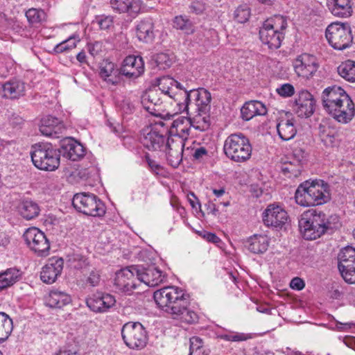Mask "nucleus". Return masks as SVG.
Instances as JSON below:
<instances>
[{"label": "nucleus", "instance_id": "1", "mask_svg": "<svg viewBox=\"0 0 355 355\" xmlns=\"http://www.w3.org/2000/svg\"><path fill=\"white\" fill-rule=\"evenodd\" d=\"M153 298L158 307L173 319L187 324L197 322L198 316L189 309V295L177 286H166L154 292Z\"/></svg>", "mask_w": 355, "mask_h": 355}, {"label": "nucleus", "instance_id": "2", "mask_svg": "<svg viewBox=\"0 0 355 355\" xmlns=\"http://www.w3.org/2000/svg\"><path fill=\"white\" fill-rule=\"evenodd\" d=\"M340 225L337 215L327 216L317 209L306 211L299 220L300 232L306 240H315L324 234H332Z\"/></svg>", "mask_w": 355, "mask_h": 355}, {"label": "nucleus", "instance_id": "3", "mask_svg": "<svg viewBox=\"0 0 355 355\" xmlns=\"http://www.w3.org/2000/svg\"><path fill=\"white\" fill-rule=\"evenodd\" d=\"M211 96L204 88L198 89L180 90L176 94V105L180 112L187 114L209 113Z\"/></svg>", "mask_w": 355, "mask_h": 355}, {"label": "nucleus", "instance_id": "4", "mask_svg": "<svg viewBox=\"0 0 355 355\" xmlns=\"http://www.w3.org/2000/svg\"><path fill=\"white\" fill-rule=\"evenodd\" d=\"M295 199L302 207L324 204L330 200L329 185L322 180L304 181L296 189Z\"/></svg>", "mask_w": 355, "mask_h": 355}, {"label": "nucleus", "instance_id": "5", "mask_svg": "<svg viewBox=\"0 0 355 355\" xmlns=\"http://www.w3.org/2000/svg\"><path fill=\"white\" fill-rule=\"evenodd\" d=\"M223 152L231 161L243 163L250 159L252 148L250 140L243 133H234L225 139Z\"/></svg>", "mask_w": 355, "mask_h": 355}, {"label": "nucleus", "instance_id": "6", "mask_svg": "<svg viewBox=\"0 0 355 355\" xmlns=\"http://www.w3.org/2000/svg\"><path fill=\"white\" fill-rule=\"evenodd\" d=\"M33 148L31 159L35 167L46 171H53L59 167L61 152L51 144H36Z\"/></svg>", "mask_w": 355, "mask_h": 355}, {"label": "nucleus", "instance_id": "7", "mask_svg": "<svg viewBox=\"0 0 355 355\" xmlns=\"http://www.w3.org/2000/svg\"><path fill=\"white\" fill-rule=\"evenodd\" d=\"M72 205L78 211L85 215L101 217L105 214L104 203L93 193L75 194L72 199Z\"/></svg>", "mask_w": 355, "mask_h": 355}, {"label": "nucleus", "instance_id": "8", "mask_svg": "<svg viewBox=\"0 0 355 355\" xmlns=\"http://www.w3.org/2000/svg\"><path fill=\"white\" fill-rule=\"evenodd\" d=\"M325 35L329 44L337 50L349 47L353 42L351 28L347 23L331 24L326 29Z\"/></svg>", "mask_w": 355, "mask_h": 355}, {"label": "nucleus", "instance_id": "9", "mask_svg": "<svg viewBox=\"0 0 355 355\" xmlns=\"http://www.w3.org/2000/svg\"><path fill=\"white\" fill-rule=\"evenodd\" d=\"M141 142L150 150H162L166 145L168 136V127L164 122L156 123L142 132Z\"/></svg>", "mask_w": 355, "mask_h": 355}, {"label": "nucleus", "instance_id": "10", "mask_svg": "<svg viewBox=\"0 0 355 355\" xmlns=\"http://www.w3.org/2000/svg\"><path fill=\"white\" fill-rule=\"evenodd\" d=\"M121 336L125 344L130 349H142L148 340L145 328L138 322L125 323L121 329Z\"/></svg>", "mask_w": 355, "mask_h": 355}, {"label": "nucleus", "instance_id": "11", "mask_svg": "<svg viewBox=\"0 0 355 355\" xmlns=\"http://www.w3.org/2000/svg\"><path fill=\"white\" fill-rule=\"evenodd\" d=\"M23 238L30 248L38 256L46 257L49 254L50 243L44 232L37 227H31L26 230Z\"/></svg>", "mask_w": 355, "mask_h": 355}, {"label": "nucleus", "instance_id": "12", "mask_svg": "<svg viewBox=\"0 0 355 355\" xmlns=\"http://www.w3.org/2000/svg\"><path fill=\"white\" fill-rule=\"evenodd\" d=\"M338 269L344 279L349 284L355 283V248L347 246L338 254Z\"/></svg>", "mask_w": 355, "mask_h": 355}, {"label": "nucleus", "instance_id": "13", "mask_svg": "<svg viewBox=\"0 0 355 355\" xmlns=\"http://www.w3.org/2000/svg\"><path fill=\"white\" fill-rule=\"evenodd\" d=\"M350 97L340 87L334 85L324 89L322 94V105L328 113L336 110L342 103H347Z\"/></svg>", "mask_w": 355, "mask_h": 355}, {"label": "nucleus", "instance_id": "14", "mask_svg": "<svg viewBox=\"0 0 355 355\" xmlns=\"http://www.w3.org/2000/svg\"><path fill=\"white\" fill-rule=\"evenodd\" d=\"M136 272L138 281L148 286L154 287L164 282L166 277L165 274L155 264L137 265L133 267Z\"/></svg>", "mask_w": 355, "mask_h": 355}, {"label": "nucleus", "instance_id": "15", "mask_svg": "<svg viewBox=\"0 0 355 355\" xmlns=\"http://www.w3.org/2000/svg\"><path fill=\"white\" fill-rule=\"evenodd\" d=\"M293 66L296 74L305 78L313 76L318 69L315 57L307 53L298 55L294 60Z\"/></svg>", "mask_w": 355, "mask_h": 355}, {"label": "nucleus", "instance_id": "16", "mask_svg": "<svg viewBox=\"0 0 355 355\" xmlns=\"http://www.w3.org/2000/svg\"><path fill=\"white\" fill-rule=\"evenodd\" d=\"M131 266L117 271L115 274L114 286L119 291L130 293L137 287L136 272Z\"/></svg>", "mask_w": 355, "mask_h": 355}, {"label": "nucleus", "instance_id": "17", "mask_svg": "<svg viewBox=\"0 0 355 355\" xmlns=\"http://www.w3.org/2000/svg\"><path fill=\"white\" fill-rule=\"evenodd\" d=\"M287 212L279 205H269L263 213V221L268 227L282 228L286 223Z\"/></svg>", "mask_w": 355, "mask_h": 355}, {"label": "nucleus", "instance_id": "18", "mask_svg": "<svg viewBox=\"0 0 355 355\" xmlns=\"http://www.w3.org/2000/svg\"><path fill=\"white\" fill-rule=\"evenodd\" d=\"M315 101L307 90H301L295 101L294 111L299 117L308 118L315 111Z\"/></svg>", "mask_w": 355, "mask_h": 355}, {"label": "nucleus", "instance_id": "19", "mask_svg": "<svg viewBox=\"0 0 355 355\" xmlns=\"http://www.w3.org/2000/svg\"><path fill=\"white\" fill-rule=\"evenodd\" d=\"M141 102L144 108L152 115H160L163 110L162 93L155 88L147 90L142 95Z\"/></svg>", "mask_w": 355, "mask_h": 355}, {"label": "nucleus", "instance_id": "20", "mask_svg": "<svg viewBox=\"0 0 355 355\" xmlns=\"http://www.w3.org/2000/svg\"><path fill=\"white\" fill-rule=\"evenodd\" d=\"M184 140L182 138L167 137L164 148L166 150L167 160L173 168H177L182 161Z\"/></svg>", "mask_w": 355, "mask_h": 355}, {"label": "nucleus", "instance_id": "21", "mask_svg": "<svg viewBox=\"0 0 355 355\" xmlns=\"http://www.w3.org/2000/svg\"><path fill=\"white\" fill-rule=\"evenodd\" d=\"M116 300L112 295L97 293L86 300L87 306L94 312L103 313L115 304Z\"/></svg>", "mask_w": 355, "mask_h": 355}, {"label": "nucleus", "instance_id": "22", "mask_svg": "<svg viewBox=\"0 0 355 355\" xmlns=\"http://www.w3.org/2000/svg\"><path fill=\"white\" fill-rule=\"evenodd\" d=\"M64 261L62 258L53 257L42 268L40 272L41 280L46 284H53L61 274Z\"/></svg>", "mask_w": 355, "mask_h": 355}, {"label": "nucleus", "instance_id": "23", "mask_svg": "<svg viewBox=\"0 0 355 355\" xmlns=\"http://www.w3.org/2000/svg\"><path fill=\"white\" fill-rule=\"evenodd\" d=\"M144 71V62L141 56L129 55L125 58L121 67V75L136 78Z\"/></svg>", "mask_w": 355, "mask_h": 355}, {"label": "nucleus", "instance_id": "24", "mask_svg": "<svg viewBox=\"0 0 355 355\" xmlns=\"http://www.w3.org/2000/svg\"><path fill=\"white\" fill-rule=\"evenodd\" d=\"M259 37L263 44L268 45L270 49H277L281 46L284 38V34L282 31H277L265 24L260 28Z\"/></svg>", "mask_w": 355, "mask_h": 355}, {"label": "nucleus", "instance_id": "25", "mask_svg": "<svg viewBox=\"0 0 355 355\" xmlns=\"http://www.w3.org/2000/svg\"><path fill=\"white\" fill-rule=\"evenodd\" d=\"M158 89L159 92H162V96H168L173 98L176 103V94L179 93V91L185 90L186 88L183 87L182 85L177 80L170 76H163L157 80Z\"/></svg>", "mask_w": 355, "mask_h": 355}, {"label": "nucleus", "instance_id": "26", "mask_svg": "<svg viewBox=\"0 0 355 355\" xmlns=\"http://www.w3.org/2000/svg\"><path fill=\"white\" fill-rule=\"evenodd\" d=\"M63 156L72 160L77 161L84 157L85 149L83 146L71 139H67L62 141L61 150Z\"/></svg>", "mask_w": 355, "mask_h": 355}, {"label": "nucleus", "instance_id": "27", "mask_svg": "<svg viewBox=\"0 0 355 355\" xmlns=\"http://www.w3.org/2000/svg\"><path fill=\"white\" fill-rule=\"evenodd\" d=\"M191 127L188 116H178L171 123L170 128L168 129L169 136L167 137H180L184 141L189 135Z\"/></svg>", "mask_w": 355, "mask_h": 355}, {"label": "nucleus", "instance_id": "28", "mask_svg": "<svg viewBox=\"0 0 355 355\" xmlns=\"http://www.w3.org/2000/svg\"><path fill=\"white\" fill-rule=\"evenodd\" d=\"M101 78L108 83L116 85L120 83L121 69L115 67V64L108 60H103L100 66Z\"/></svg>", "mask_w": 355, "mask_h": 355}, {"label": "nucleus", "instance_id": "29", "mask_svg": "<svg viewBox=\"0 0 355 355\" xmlns=\"http://www.w3.org/2000/svg\"><path fill=\"white\" fill-rule=\"evenodd\" d=\"M338 122L342 123H347L352 120L355 115L354 105L352 99L347 103H342L335 111L329 113Z\"/></svg>", "mask_w": 355, "mask_h": 355}, {"label": "nucleus", "instance_id": "30", "mask_svg": "<svg viewBox=\"0 0 355 355\" xmlns=\"http://www.w3.org/2000/svg\"><path fill=\"white\" fill-rule=\"evenodd\" d=\"M266 113L265 105L259 101H248L241 109V117L245 121H249L255 116L265 115Z\"/></svg>", "mask_w": 355, "mask_h": 355}, {"label": "nucleus", "instance_id": "31", "mask_svg": "<svg viewBox=\"0 0 355 355\" xmlns=\"http://www.w3.org/2000/svg\"><path fill=\"white\" fill-rule=\"evenodd\" d=\"M2 96L4 98H19L25 94V85L19 80H11L2 85Z\"/></svg>", "mask_w": 355, "mask_h": 355}, {"label": "nucleus", "instance_id": "32", "mask_svg": "<svg viewBox=\"0 0 355 355\" xmlns=\"http://www.w3.org/2000/svg\"><path fill=\"white\" fill-rule=\"evenodd\" d=\"M327 6L336 17H347L352 13V0H327Z\"/></svg>", "mask_w": 355, "mask_h": 355}, {"label": "nucleus", "instance_id": "33", "mask_svg": "<svg viewBox=\"0 0 355 355\" xmlns=\"http://www.w3.org/2000/svg\"><path fill=\"white\" fill-rule=\"evenodd\" d=\"M137 36L140 41L150 42L153 41L154 34V23L151 18L141 20L137 25Z\"/></svg>", "mask_w": 355, "mask_h": 355}, {"label": "nucleus", "instance_id": "34", "mask_svg": "<svg viewBox=\"0 0 355 355\" xmlns=\"http://www.w3.org/2000/svg\"><path fill=\"white\" fill-rule=\"evenodd\" d=\"M269 242L266 235L254 234L247 241V248L254 254H263L268 250Z\"/></svg>", "mask_w": 355, "mask_h": 355}, {"label": "nucleus", "instance_id": "35", "mask_svg": "<svg viewBox=\"0 0 355 355\" xmlns=\"http://www.w3.org/2000/svg\"><path fill=\"white\" fill-rule=\"evenodd\" d=\"M71 302V296L65 292L52 290L46 298V304L51 308L60 309Z\"/></svg>", "mask_w": 355, "mask_h": 355}, {"label": "nucleus", "instance_id": "36", "mask_svg": "<svg viewBox=\"0 0 355 355\" xmlns=\"http://www.w3.org/2000/svg\"><path fill=\"white\" fill-rule=\"evenodd\" d=\"M19 214L26 220H31L40 214L38 205L31 200H23L18 205Z\"/></svg>", "mask_w": 355, "mask_h": 355}, {"label": "nucleus", "instance_id": "37", "mask_svg": "<svg viewBox=\"0 0 355 355\" xmlns=\"http://www.w3.org/2000/svg\"><path fill=\"white\" fill-rule=\"evenodd\" d=\"M277 130L279 137L284 141L293 139L297 133L294 123L290 119H282L277 125Z\"/></svg>", "mask_w": 355, "mask_h": 355}, {"label": "nucleus", "instance_id": "38", "mask_svg": "<svg viewBox=\"0 0 355 355\" xmlns=\"http://www.w3.org/2000/svg\"><path fill=\"white\" fill-rule=\"evenodd\" d=\"M191 127L199 131L207 130L211 125L209 113H195L187 114Z\"/></svg>", "mask_w": 355, "mask_h": 355}, {"label": "nucleus", "instance_id": "39", "mask_svg": "<svg viewBox=\"0 0 355 355\" xmlns=\"http://www.w3.org/2000/svg\"><path fill=\"white\" fill-rule=\"evenodd\" d=\"M110 4L113 10L119 12H137L136 3L132 0H110Z\"/></svg>", "mask_w": 355, "mask_h": 355}, {"label": "nucleus", "instance_id": "40", "mask_svg": "<svg viewBox=\"0 0 355 355\" xmlns=\"http://www.w3.org/2000/svg\"><path fill=\"white\" fill-rule=\"evenodd\" d=\"M338 74L349 82H355V61L348 60L338 67Z\"/></svg>", "mask_w": 355, "mask_h": 355}, {"label": "nucleus", "instance_id": "41", "mask_svg": "<svg viewBox=\"0 0 355 355\" xmlns=\"http://www.w3.org/2000/svg\"><path fill=\"white\" fill-rule=\"evenodd\" d=\"M13 329L12 320L8 314L0 312V343L6 340Z\"/></svg>", "mask_w": 355, "mask_h": 355}, {"label": "nucleus", "instance_id": "42", "mask_svg": "<svg viewBox=\"0 0 355 355\" xmlns=\"http://www.w3.org/2000/svg\"><path fill=\"white\" fill-rule=\"evenodd\" d=\"M320 137L322 141L327 146H334L336 144V132L330 126L322 125L319 127Z\"/></svg>", "mask_w": 355, "mask_h": 355}, {"label": "nucleus", "instance_id": "43", "mask_svg": "<svg viewBox=\"0 0 355 355\" xmlns=\"http://www.w3.org/2000/svg\"><path fill=\"white\" fill-rule=\"evenodd\" d=\"M302 166L300 161L294 160L293 162H289L285 163L282 166V173L286 175L288 178H297L302 171Z\"/></svg>", "mask_w": 355, "mask_h": 355}, {"label": "nucleus", "instance_id": "44", "mask_svg": "<svg viewBox=\"0 0 355 355\" xmlns=\"http://www.w3.org/2000/svg\"><path fill=\"white\" fill-rule=\"evenodd\" d=\"M267 27H270L277 31L285 30L287 27V21L285 17L282 15H275L268 19L263 23Z\"/></svg>", "mask_w": 355, "mask_h": 355}, {"label": "nucleus", "instance_id": "45", "mask_svg": "<svg viewBox=\"0 0 355 355\" xmlns=\"http://www.w3.org/2000/svg\"><path fill=\"white\" fill-rule=\"evenodd\" d=\"M50 120L41 121V125H40V132L46 137L58 138L59 135L64 130L63 126H55V128L50 127L46 123H49Z\"/></svg>", "mask_w": 355, "mask_h": 355}, {"label": "nucleus", "instance_id": "46", "mask_svg": "<svg viewBox=\"0 0 355 355\" xmlns=\"http://www.w3.org/2000/svg\"><path fill=\"white\" fill-rule=\"evenodd\" d=\"M189 355H207V352L202 345V339L196 336L190 338Z\"/></svg>", "mask_w": 355, "mask_h": 355}, {"label": "nucleus", "instance_id": "47", "mask_svg": "<svg viewBox=\"0 0 355 355\" xmlns=\"http://www.w3.org/2000/svg\"><path fill=\"white\" fill-rule=\"evenodd\" d=\"M19 277V271L15 268H9L4 272L0 273V278L7 287L13 285Z\"/></svg>", "mask_w": 355, "mask_h": 355}, {"label": "nucleus", "instance_id": "48", "mask_svg": "<svg viewBox=\"0 0 355 355\" xmlns=\"http://www.w3.org/2000/svg\"><path fill=\"white\" fill-rule=\"evenodd\" d=\"M46 14L42 10L31 8L26 12V17L28 21L32 24L40 23L45 19Z\"/></svg>", "mask_w": 355, "mask_h": 355}, {"label": "nucleus", "instance_id": "49", "mask_svg": "<svg viewBox=\"0 0 355 355\" xmlns=\"http://www.w3.org/2000/svg\"><path fill=\"white\" fill-rule=\"evenodd\" d=\"M250 16V8L247 5L239 6L234 13V18L239 23H245Z\"/></svg>", "mask_w": 355, "mask_h": 355}, {"label": "nucleus", "instance_id": "50", "mask_svg": "<svg viewBox=\"0 0 355 355\" xmlns=\"http://www.w3.org/2000/svg\"><path fill=\"white\" fill-rule=\"evenodd\" d=\"M174 27L177 29L184 31L187 34H191L193 32L191 22L184 19L182 16L175 18Z\"/></svg>", "mask_w": 355, "mask_h": 355}, {"label": "nucleus", "instance_id": "51", "mask_svg": "<svg viewBox=\"0 0 355 355\" xmlns=\"http://www.w3.org/2000/svg\"><path fill=\"white\" fill-rule=\"evenodd\" d=\"M70 266L75 269H81L87 265V259L80 254H72L69 257Z\"/></svg>", "mask_w": 355, "mask_h": 355}, {"label": "nucleus", "instance_id": "52", "mask_svg": "<svg viewBox=\"0 0 355 355\" xmlns=\"http://www.w3.org/2000/svg\"><path fill=\"white\" fill-rule=\"evenodd\" d=\"M157 67L160 69H165L171 66L172 61L169 56L164 53H158L155 57Z\"/></svg>", "mask_w": 355, "mask_h": 355}, {"label": "nucleus", "instance_id": "53", "mask_svg": "<svg viewBox=\"0 0 355 355\" xmlns=\"http://www.w3.org/2000/svg\"><path fill=\"white\" fill-rule=\"evenodd\" d=\"M276 91L278 94L284 97H290L295 94L294 87L289 83L283 84Z\"/></svg>", "mask_w": 355, "mask_h": 355}, {"label": "nucleus", "instance_id": "54", "mask_svg": "<svg viewBox=\"0 0 355 355\" xmlns=\"http://www.w3.org/2000/svg\"><path fill=\"white\" fill-rule=\"evenodd\" d=\"M56 355H78V349L67 345L60 348Z\"/></svg>", "mask_w": 355, "mask_h": 355}, {"label": "nucleus", "instance_id": "55", "mask_svg": "<svg viewBox=\"0 0 355 355\" xmlns=\"http://www.w3.org/2000/svg\"><path fill=\"white\" fill-rule=\"evenodd\" d=\"M100 279L99 272L96 270H92L87 277V283L89 284L92 286H96L99 284Z\"/></svg>", "mask_w": 355, "mask_h": 355}, {"label": "nucleus", "instance_id": "56", "mask_svg": "<svg viewBox=\"0 0 355 355\" xmlns=\"http://www.w3.org/2000/svg\"><path fill=\"white\" fill-rule=\"evenodd\" d=\"M221 337L225 340L234 342L242 341L246 339V337L243 334H227L223 335Z\"/></svg>", "mask_w": 355, "mask_h": 355}, {"label": "nucleus", "instance_id": "57", "mask_svg": "<svg viewBox=\"0 0 355 355\" xmlns=\"http://www.w3.org/2000/svg\"><path fill=\"white\" fill-rule=\"evenodd\" d=\"M98 24L101 29H108L113 24L112 17L110 16L103 17L98 20Z\"/></svg>", "mask_w": 355, "mask_h": 355}, {"label": "nucleus", "instance_id": "58", "mask_svg": "<svg viewBox=\"0 0 355 355\" xmlns=\"http://www.w3.org/2000/svg\"><path fill=\"white\" fill-rule=\"evenodd\" d=\"M9 123L10 125H12L13 127H17L21 125L24 120V119L19 116L18 114L16 113H12L9 115Z\"/></svg>", "mask_w": 355, "mask_h": 355}, {"label": "nucleus", "instance_id": "59", "mask_svg": "<svg viewBox=\"0 0 355 355\" xmlns=\"http://www.w3.org/2000/svg\"><path fill=\"white\" fill-rule=\"evenodd\" d=\"M189 9L193 13L200 14L205 10V7L204 3L200 1H193L189 6Z\"/></svg>", "mask_w": 355, "mask_h": 355}, {"label": "nucleus", "instance_id": "60", "mask_svg": "<svg viewBox=\"0 0 355 355\" xmlns=\"http://www.w3.org/2000/svg\"><path fill=\"white\" fill-rule=\"evenodd\" d=\"M290 286L293 289H295L297 291H301L304 288L305 284H304V282L301 278L294 277L291 281Z\"/></svg>", "mask_w": 355, "mask_h": 355}, {"label": "nucleus", "instance_id": "61", "mask_svg": "<svg viewBox=\"0 0 355 355\" xmlns=\"http://www.w3.org/2000/svg\"><path fill=\"white\" fill-rule=\"evenodd\" d=\"M146 161L151 170L158 175L159 173L160 170L162 169V167L159 164H158L155 161L150 159L148 156H146Z\"/></svg>", "mask_w": 355, "mask_h": 355}, {"label": "nucleus", "instance_id": "62", "mask_svg": "<svg viewBox=\"0 0 355 355\" xmlns=\"http://www.w3.org/2000/svg\"><path fill=\"white\" fill-rule=\"evenodd\" d=\"M48 120H50V121L49 123H46V125H49L50 127L55 128V126H63L60 121L58 118L53 117L52 116H48L45 118H43L41 121Z\"/></svg>", "mask_w": 355, "mask_h": 355}, {"label": "nucleus", "instance_id": "63", "mask_svg": "<svg viewBox=\"0 0 355 355\" xmlns=\"http://www.w3.org/2000/svg\"><path fill=\"white\" fill-rule=\"evenodd\" d=\"M207 153L208 151L205 147H200L195 149L193 156L196 159H200L207 155Z\"/></svg>", "mask_w": 355, "mask_h": 355}, {"label": "nucleus", "instance_id": "64", "mask_svg": "<svg viewBox=\"0 0 355 355\" xmlns=\"http://www.w3.org/2000/svg\"><path fill=\"white\" fill-rule=\"evenodd\" d=\"M203 237L209 242L213 243H218L220 239L216 236V234L211 232H206L204 234Z\"/></svg>", "mask_w": 355, "mask_h": 355}]
</instances>
